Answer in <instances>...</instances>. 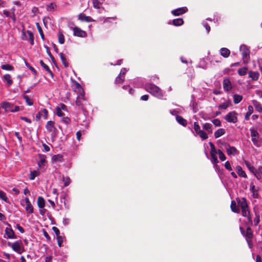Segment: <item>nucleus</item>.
<instances>
[{"label":"nucleus","instance_id":"a18cd8bd","mask_svg":"<svg viewBox=\"0 0 262 262\" xmlns=\"http://www.w3.org/2000/svg\"><path fill=\"white\" fill-rule=\"evenodd\" d=\"M248 69L246 67L240 68L238 70V73L241 76H244L247 73Z\"/></svg>","mask_w":262,"mask_h":262},{"label":"nucleus","instance_id":"f3484780","mask_svg":"<svg viewBox=\"0 0 262 262\" xmlns=\"http://www.w3.org/2000/svg\"><path fill=\"white\" fill-rule=\"evenodd\" d=\"M78 18L82 21L91 22L94 21V20L90 16H86L85 14L83 13H80V14H79Z\"/></svg>","mask_w":262,"mask_h":262},{"label":"nucleus","instance_id":"5fc2aeb1","mask_svg":"<svg viewBox=\"0 0 262 262\" xmlns=\"http://www.w3.org/2000/svg\"><path fill=\"white\" fill-rule=\"evenodd\" d=\"M56 7V5L55 3H51L50 5L47 6V10L49 11H51L54 10Z\"/></svg>","mask_w":262,"mask_h":262},{"label":"nucleus","instance_id":"4468645a","mask_svg":"<svg viewBox=\"0 0 262 262\" xmlns=\"http://www.w3.org/2000/svg\"><path fill=\"white\" fill-rule=\"evenodd\" d=\"M223 88L225 91H229L232 89V85L230 81L228 79H225L223 80Z\"/></svg>","mask_w":262,"mask_h":262},{"label":"nucleus","instance_id":"37998d69","mask_svg":"<svg viewBox=\"0 0 262 262\" xmlns=\"http://www.w3.org/2000/svg\"><path fill=\"white\" fill-rule=\"evenodd\" d=\"M39 171L37 170H34L31 171L30 174V179L31 180H33L35 179V177L39 175Z\"/></svg>","mask_w":262,"mask_h":262},{"label":"nucleus","instance_id":"e433bc0d","mask_svg":"<svg viewBox=\"0 0 262 262\" xmlns=\"http://www.w3.org/2000/svg\"><path fill=\"white\" fill-rule=\"evenodd\" d=\"M40 63L41 66L43 69H45L47 72H48L51 74V75L53 77V74L52 72L51 71V70H50V68H49V67L46 64H45L43 62V61L41 60H40Z\"/></svg>","mask_w":262,"mask_h":262},{"label":"nucleus","instance_id":"58836bf2","mask_svg":"<svg viewBox=\"0 0 262 262\" xmlns=\"http://www.w3.org/2000/svg\"><path fill=\"white\" fill-rule=\"evenodd\" d=\"M252 141L254 145L257 147H259L261 145V141L258 139V137L251 138Z\"/></svg>","mask_w":262,"mask_h":262},{"label":"nucleus","instance_id":"680f3d73","mask_svg":"<svg viewBox=\"0 0 262 262\" xmlns=\"http://www.w3.org/2000/svg\"><path fill=\"white\" fill-rule=\"evenodd\" d=\"M62 122L66 124H69L71 122V120L68 117H63V118L62 119Z\"/></svg>","mask_w":262,"mask_h":262},{"label":"nucleus","instance_id":"bf43d9fd","mask_svg":"<svg viewBox=\"0 0 262 262\" xmlns=\"http://www.w3.org/2000/svg\"><path fill=\"white\" fill-rule=\"evenodd\" d=\"M56 114L59 117H63V113L62 112V110H61V108L59 107H56Z\"/></svg>","mask_w":262,"mask_h":262},{"label":"nucleus","instance_id":"f704fd0d","mask_svg":"<svg viewBox=\"0 0 262 262\" xmlns=\"http://www.w3.org/2000/svg\"><path fill=\"white\" fill-rule=\"evenodd\" d=\"M243 99V96L240 95H234L233 96V102L235 104L239 103Z\"/></svg>","mask_w":262,"mask_h":262},{"label":"nucleus","instance_id":"c03bdc74","mask_svg":"<svg viewBox=\"0 0 262 262\" xmlns=\"http://www.w3.org/2000/svg\"><path fill=\"white\" fill-rule=\"evenodd\" d=\"M58 38L59 42L63 44L64 42V37L63 34L60 31L58 33Z\"/></svg>","mask_w":262,"mask_h":262},{"label":"nucleus","instance_id":"69168bd1","mask_svg":"<svg viewBox=\"0 0 262 262\" xmlns=\"http://www.w3.org/2000/svg\"><path fill=\"white\" fill-rule=\"evenodd\" d=\"M225 167L226 169H227V170H228L229 171L232 170V167H231L230 163L229 161H226L225 162Z\"/></svg>","mask_w":262,"mask_h":262},{"label":"nucleus","instance_id":"f03ea898","mask_svg":"<svg viewBox=\"0 0 262 262\" xmlns=\"http://www.w3.org/2000/svg\"><path fill=\"white\" fill-rule=\"evenodd\" d=\"M8 245L11 247L14 251L18 254H21L24 251V247L20 240L17 241L13 243L9 242Z\"/></svg>","mask_w":262,"mask_h":262},{"label":"nucleus","instance_id":"49530a36","mask_svg":"<svg viewBox=\"0 0 262 262\" xmlns=\"http://www.w3.org/2000/svg\"><path fill=\"white\" fill-rule=\"evenodd\" d=\"M0 198L5 202H7V203H9V199L8 198H7L6 193L3 191H1L0 192Z\"/></svg>","mask_w":262,"mask_h":262},{"label":"nucleus","instance_id":"a878e982","mask_svg":"<svg viewBox=\"0 0 262 262\" xmlns=\"http://www.w3.org/2000/svg\"><path fill=\"white\" fill-rule=\"evenodd\" d=\"M39 160L38 161V165L39 167H41L45 166V165L46 163V156L44 155H40L39 156Z\"/></svg>","mask_w":262,"mask_h":262},{"label":"nucleus","instance_id":"79ce46f5","mask_svg":"<svg viewBox=\"0 0 262 262\" xmlns=\"http://www.w3.org/2000/svg\"><path fill=\"white\" fill-rule=\"evenodd\" d=\"M230 102L229 100L225 102L219 106L220 109L226 110L230 105Z\"/></svg>","mask_w":262,"mask_h":262},{"label":"nucleus","instance_id":"774afa93","mask_svg":"<svg viewBox=\"0 0 262 262\" xmlns=\"http://www.w3.org/2000/svg\"><path fill=\"white\" fill-rule=\"evenodd\" d=\"M52 229H53V231L55 232V233L56 234V236L60 235V231L57 227H53L52 228Z\"/></svg>","mask_w":262,"mask_h":262},{"label":"nucleus","instance_id":"a211bd4d","mask_svg":"<svg viewBox=\"0 0 262 262\" xmlns=\"http://www.w3.org/2000/svg\"><path fill=\"white\" fill-rule=\"evenodd\" d=\"M3 80L9 86L12 85L13 81L11 76L9 74H6L3 76Z\"/></svg>","mask_w":262,"mask_h":262},{"label":"nucleus","instance_id":"6e6552de","mask_svg":"<svg viewBox=\"0 0 262 262\" xmlns=\"http://www.w3.org/2000/svg\"><path fill=\"white\" fill-rule=\"evenodd\" d=\"M48 112L46 108L41 109L36 115V118L37 120L41 119H47L48 118Z\"/></svg>","mask_w":262,"mask_h":262},{"label":"nucleus","instance_id":"9b49d317","mask_svg":"<svg viewBox=\"0 0 262 262\" xmlns=\"http://www.w3.org/2000/svg\"><path fill=\"white\" fill-rule=\"evenodd\" d=\"M9 226L10 227V225H9ZM5 233L7 235L8 238H10V239L16 238V237L15 235L13 230L10 227H6V228Z\"/></svg>","mask_w":262,"mask_h":262},{"label":"nucleus","instance_id":"a19ab883","mask_svg":"<svg viewBox=\"0 0 262 262\" xmlns=\"http://www.w3.org/2000/svg\"><path fill=\"white\" fill-rule=\"evenodd\" d=\"M25 210L28 213H32L33 212V207L31 203L26 204Z\"/></svg>","mask_w":262,"mask_h":262},{"label":"nucleus","instance_id":"052dcab7","mask_svg":"<svg viewBox=\"0 0 262 262\" xmlns=\"http://www.w3.org/2000/svg\"><path fill=\"white\" fill-rule=\"evenodd\" d=\"M213 124L216 126H220L221 125V122L218 119H215L212 121Z\"/></svg>","mask_w":262,"mask_h":262},{"label":"nucleus","instance_id":"ddd939ff","mask_svg":"<svg viewBox=\"0 0 262 262\" xmlns=\"http://www.w3.org/2000/svg\"><path fill=\"white\" fill-rule=\"evenodd\" d=\"M218 154V150L216 149L210 150L211 161L214 165H216L219 162L216 154Z\"/></svg>","mask_w":262,"mask_h":262},{"label":"nucleus","instance_id":"9d476101","mask_svg":"<svg viewBox=\"0 0 262 262\" xmlns=\"http://www.w3.org/2000/svg\"><path fill=\"white\" fill-rule=\"evenodd\" d=\"M242 214L244 216L247 217L249 222L251 225L252 224V218L250 215V211L248 209V206L246 207L241 208Z\"/></svg>","mask_w":262,"mask_h":262},{"label":"nucleus","instance_id":"473e14b6","mask_svg":"<svg viewBox=\"0 0 262 262\" xmlns=\"http://www.w3.org/2000/svg\"><path fill=\"white\" fill-rule=\"evenodd\" d=\"M225 133V130L223 128H220L217 129L215 133H214V137L215 138H218L220 137L221 136L224 135Z\"/></svg>","mask_w":262,"mask_h":262},{"label":"nucleus","instance_id":"2f4dec72","mask_svg":"<svg viewBox=\"0 0 262 262\" xmlns=\"http://www.w3.org/2000/svg\"><path fill=\"white\" fill-rule=\"evenodd\" d=\"M176 120L181 125L185 126L187 125V121L180 116L176 117Z\"/></svg>","mask_w":262,"mask_h":262},{"label":"nucleus","instance_id":"3c124183","mask_svg":"<svg viewBox=\"0 0 262 262\" xmlns=\"http://www.w3.org/2000/svg\"><path fill=\"white\" fill-rule=\"evenodd\" d=\"M59 55H60V59H61V61H62V62L63 64L66 67H68V63H67V61H66V58H65V57H64V56L63 54V53H60L59 54Z\"/></svg>","mask_w":262,"mask_h":262},{"label":"nucleus","instance_id":"7c9ffc66","mask_svg":"<svg viewBox=\"0 0 262 262\" xmlns=\"http://www.w3.org/2000/svg\"><path fill=\"white\" fill-rule=\"evenodd\" d=\"M253 112V108L252 105H249L248 107V112L246 113L245 118L246 120H249L250 116Z\"/></svg>","mask_w":262,"mask_h":262},{"label":"nucleus","instance_id":"5701e85b","mask_svg":"<svg viewBox=\"0 0 262 262\" xmlns=\"http://www.w3.org/2000/svg\"><path fill=\"white\" fill-rule=\"evenodd\" d=\"M254 174L258 180L261 179L262 178V166H259L257 169H255Z\"/></svg>","mask_w":262,"mask_h":262},{"label":"nucleus","instance_id":"6e6d98bb","mask_svg":"<svg viewBox=\"0 0 262 262\" xmlns=\"http://www.w3.org/2000/svg\"><path fill=\"white\" fill-rule=\"evenodd\" d=\"M194 130L197 134L201 130L199 124L196 122L194 123Z\"/></svg>","mask_w":262,"mask_h":262},{"label":"nucleus","instance_id":"8fccbe9b","mask_svg":"<svg viewBox=\"0 0 262 262\" xmlns=\"http://www.w3.org/2000/svg\"><path fill=\"white\" fill-rule=\"evenodd\" d=\"M24 98L28 105L31 106L33 105L32 100L30 99L27 95H24Z\"/></svg>","mask_w":262,"mask_h":262},{"label":"nucleus","instance_id":"13d9d810","mask_svg":"<svg viewBox=\"0 0 262 262\" xmlns=\"http://www.w3.org/2000/svg\"><path fill=\"white\" fill-rule=\"evenodd\" d=\"M251 136L252 138L258 137V133L255 130L252 129L250 130Z\"/></svg>","mask_w":262,"mask_h":262},{"label":"nucleus","instance_id":"72a5a7b5","mask_svg":"<svg viewBox=\"0 0 262 262\" xmlns=\"http://www.w3.org/2000/svg\"><path fill=\"white\" fill-rule=\"evenodd\" d=\"M249 76L253 80H257L259 77V73L257 72H250L249 73Z\"/></svg>","mask_w":262,"mask_h":262},{"label":"nucleus","instance_id":"338daca9","mask_svg":"<svg viewBox=\"0 0 262 262\" xmlns=\"http://www.w3.org/2000/svg\"><path fill=\"white\" fill-rule=\"evenodd\" d=\"M64 186H68L71 183V180L69 177H67L64 180Z\"/></svg>","mask_w":262,"mask_h":262},{"label":"nucleus","instance_id":"39448f33","mask_svg":"<svg viewBox=\"0 0 262 262\" xmlns=\"http://www.w3.org/2000/svg\"><path fill=\"white\" fill-rule=\"evenodd\" d=\"M224 119L228 122L235 123L238 120L237 113L234 111L230 112L224 117Z\"/></svg>","mask_w":262,"mask_h":262},{"label":"nucleus","instance_id":"de8ad7c7","mask_svg":"<svg viewBox=\"0 0 262 262\" xmlns=\"http://www.w3.org/2000/svg\"><path fill=\"white\" fill-rule=\"evenodd\" d=\"M1 68L3 70H6V71H11L13 69V67L9 64H5L2 65Z\"/></svg>","mask_w":262,"mask_h":262},{"label":"nucleus","instance_id":"1a4fd4ad","mask_svg":"<svg viewBox=\"0 0 262 262\" xmlns=\"http://www.w3.org/2000/svg\"><path fill=\"white\" fill-rule=\"evenodd\" d=\"M74 31V35L78 37H84L86 36V33L85 31L82 30L78 27H75L73 29Z\"/></svg>","mask_w":262,"mask_h":262},{"label":"nucleus","instance_id":"423d86ee","mask_svg":"<svg viewBox=\"0 0 262 262\" xmlns=\"http://www.w3.org/2000/svg\"><path fill=\"white\" fill-rule=\"evenodd\" d=\"M54 124V122L52 121H49L47 122L46 125L47 130L51 133L54 136H56L57 132V129L55 127Z\"/></svg>","mask_w":262,"mask_h":262},{"label":"nucleus","instance_id":"0e129e2a","mask_svg":"<svg viewBox=\"0 0 262 262\" xmlns=\"http://www.w3.org/2000/svg\"><path fill=\"white\" fill-rule=\"evenodd\" d=\"M124 77L122 75H119V76L116 79V83H121L123 82Z\"/></svg>","mask_w":262,"mask_h":262},{"label":"nucleus","instance_id":"e2e57ef3","mask_svg":"<svg viewBox=\"0 0 262 262\" xmlns=\"http://www.w3.org/2000/svg\"><path fill=\"white\" fill-rule=\"evenodd\" d=\"M92 2L94 7L96 9H99V6L100 5V3L99 2V1L98 0H92Z\"/></svg>","mask_w":262,"mask_h":262},{"label":"nucleus","instance_id":"0eeeda50","mask_svg":"<svg viewBox=\"0 0 262 262\" xmlns=\"http://www.w3.org/2000/svg\"><path fill=\"white\" fill-rule=\"evenodd\" d=\"M224 146L226 149L227 154L228 156L230 155H235L238 152L237 150L235 147L230 146V145L227 143H224Z\"/></svg>","mask_w":262,"mask_h":262},{"label":"nucleus","instance_id":"aec40b11","mask_svg":"<svg viewBox=\"0 0 262 262\" xmlns=\"http://www.w3.org/2000/svg\"><path fill=\"white\" fill-rule=\"evenodd\" d=\"M72 88L74 90V91L77 90L79 93H83V90L82 87L81 86L80 84L75 81L73 82Z\"/></svg>","mask_w":262,"mask_h":262},{"label":"nucleus","instance_id":"864d4df0","mask_svg":"<svg viewBox=\"0 0 262 262\" xmlns=\"http://www.w3.org/2000/svg\"><path fill=\"white\" fill-rule=\"evenodd\" d=\"M63 239L64 238L60 235L57 236V243L59 247H60L62 246V244L63 242Z\"/></svg>","mask_w":262,"mask_h":262},{"label":"nucleus","instance_id":"f257e3e1","mask_svg":"<svg viewBox=\"0 0 262 262\" xmlns=\"http://www.w3.org/2000/svg\"><path fill=\"white\" fill-rule=\"evenodd\" d=\"M145 89L148 92L158 98L161 99L163 96L162 90L158 86L152 83L146 84Z\"/></svg>","mask_w":262,"mask_h":262},{"label":"nucleus","instance_id":"4c0bfd02","mask_svg":"<svg viewBox=\"0 0 262 262\" xmlns=\"http://www.w3.org/2000/svg\"><path fill=\"white\" fill-rule=\"evenodd\" d=\"M184 21L182 18H177L173 20V24L176 26H179L183 25Z\"/></svg>","mask_w":262,"mask_h":262},{"label":"nucleus","instance_id":"cd10ccee","mask_svg":"<svg viewBox=\"0 0 262 262\" xmlns=\"http://www.w3.org/2000/svg\"><path fill=\"white\" fill-rule=\"evenodd\" d=\"M253 236L252 231L250 227H248L246 229L245 237L246 240L252 239Z\"/></svg>","mask_w":262,"mask_h":262},{"label":"nucleus","instance_id":"4be33fe9","mask_svg":"<svg viewBox=\"0 0 262 262\" xmlns=\"http://www.w3.org/2000/svg\"><path fill=\"white\" fill-rule=\"evenodd\" d=\"M236 170L239 176L244 177L245 178H246L247 177L246 172L244 170H243V169L241 166H237L236 167Z\"/></svg>","mask_w":262,"mask_h":262},{"label":"nucleus","instance_id":"09e8293b","mask_svg":"<svg viewBox=\"0 0 262 262\" xmlns=\"http://www.w3.org/2000/svg\"><path fill=\"white\" fill-rule=\"evenodd\" d=\"M198 134L203 140H205L208 138V135L203 130H201V131H200V132Z\"/></svg>","mask_w":262,"mask_h":262},{"label":"nucleus","instance_id":"4d7b16f0","mask_svg":"<svg viewBox=\"0 0 262 262\" xmlns=\"http://www.w3.org/2000/svg\"><path fill=\"white\" fill-rule=\"evenodd\" d=\"M254 223L255 226H257L260 221V216L259 214L255 213V217L254 219Z\"/></svg>","mask_w":262,"mask_h":262},{"label":"nucleus","instance_id":"412c9836","mask_svg":"<svg viewBox=\"0 0 262 262\" xmlns=\"http://www.w3.org/2000/svg\"><path fill=\"white\" fill-rule=\"evenodd\" d=\"M84 100L85 99L84 97L83 93H79V95L77 96V100L76 101V105L78 106H81V105L82 104V101Z\"/></svg>","mask_w":262,"mask_h":262},{"label":"nucleus","instance_id":"bb28decb","mask_svg":"<svg viewBox=\"0 0 262 262\" xmlns=\"http://www.w3.org/2000/svg\"><path fill=\"white\" fill-rule=\"evenodd\" d=\"M252 103L255 107V110L258 112H262V106L261 104L256 100H253Z\"/></svg>","mask_w":262,"mask_h":262},{"label":"nucleus","instance_id":"b1692460","mask_svg":"<svg viewBox=\"0 0 262 262\" xmlns=\"http://www.w3.org/2000/svg\"><path fill=\"white\" fill-rule=\"evenodd\" d=\"M220 53L221 55L223 56L224 57L227 58L228 57H229L230 55V51L227 48H222L220 50Z\"/></svg>","mask_w":262,"mask_h":262},{"label":"nucleus","instance_id":"c85d7f7f","mask_svg":"<svg viewBox=\"0 0 262 262\" xmlns=\"http://www.w3.org/2000/svg\"><path fill=\"white\" fill-rule=\"evenodd\" d=\"M52 162H56V163L62 162V156L60 154L54 155L52 158Z\"/></svg>","mask_w":262,"mask_h":262},{"label":"nucleus","instance_id":"c756f323","mask_svg":"<svg viewBox=\"0 0 262 262\" xmlns=\"http://www.w3.org/2000/svg\"><path fill=\"white\" fill-rule=\"evenodd\" d=\"M231 209L232 211L235 213L239 212V209L238 206H236V203L234 201H232L230 205Z\"/></svg>","mask_w":262,"mask_h":262},{"label":"nucleus","instance_id":"603ef678","mask_svg":"<svg viewBox=\"0 0 262 262\" xmlns=\"http://www.w3.org/2000/svg\"><path fill=\"white\" fill-rule=\"evenodd\" d=\"M218 154L219 155V158L221 161H224L226 159V156L224 153L220 149L218 150Z\"/></svg>","mask_w":262,"mask_h":262},{"label":"nucleus","instance_id":"393cba45","mask_svg":"<svg viewBox=\"0 0 262 262\" xmlns=\"http://www.w3.org/2000/svg\"><path fill=\"white\" fill-rule=\"evenodd\" d=\"M37 203L40 209L43 208L45 206V201L42 196L38 197Z\"/></svg>","mask_w":262,"mask_h":262},{"label":"nucleus","instance_id":"dca6fc26","mask_svg":"<svg viewBox=\"0 0 262 262\" xmlns=\"http://www.w3.org/2000/svg\"><path fill=\"white\" fill-rule=\"evenodd\" d=\"M250 190L252 193V196L254 198L256 199L258 198V190L256 188L253 183H251L250 186Z\"/></svg>","mask_w":262,"mask_h":262},{"label":"nucleus","instance_id":"2eb2a0df","mask_svg":"<svg viewBox=\"0 0 262 262\" xmlns=\"http://www.w3.org/2000/svg\"><path fill=\"white\" fill-rule=\"evenodd\" d=\"M236 201L237 202L238 206L240 207L241 208L248 206L247 200L245 198L241 199L238 198L236 199Z\"/></svg>","mask_w":262,"mask_h":262},{"label":"nucleus","instance_id":"6ab92c4d","mask_svg":"<svg viewBox=\"0 0 262 262\" xmlns=\"http://www.w3.org/2000/svg\"><path fill=\"white\" fill-rule=\"evenodd\" d=\"M13 107V105L9 102H3L2 104V107L5 109V111L7 112H11V110H12Z\"/></svg>","mask_w":262,"mask_h":262},{"label":"nucleus","instance_id":"20e7f679","mask_svg":"<svg viewBox=\"0 0 262 262\" xmlns=\"http://www.w3.org/2000/svg\"><path fill=\"white\" fill-rule=\"evenodd\" d=\"M240 51L242 53L244 62H247L249 59V49L246 45H242L240 47Z\"/></svg>","mask_w":262,"mask_h":262},{"label":"nucleus","instance_id":"ea45409f","mask_svg":"<svg viewBox=\"0 0 262 262\" xmlns=\"http://www.w3.org/2000/svg\"><path fill=\"white\" fill-rule=\"evenodd\" d=\"M245 163L249 170L254 174V171L255 170V167L252 166L248 161H245Z\"/></svg>","mask_w":262,"mask_h":262},{"label":"nucleus","instance_id":"f8f14e48","mask_svg":"<svg viewBox=\"0 0 262 262\" xmlns=\"http://www.w3.org/2000/svg\"><path fill=\"white\" fill-rule=\"evenodd\" d=\"M187 11L186 7L179 8L171 11L172 14L175 16H179L185 13Z\"/></svg>","mask_w":262,"mask_h":262},{"label":"nucleus","instance_id":"c9c22d12","mask_svg":"<svg viewBox=\"0 0 262 262\" xmlns=\"http://www.w3.org/2000/svg\"><path fill=\"white\" fill-rule=\"evenodd\" d=\"M203 128L205 129L208 133H212V125L210 123H205L203 125Z\"/></svg>","mask_w":262,"mask_h":262},{"label":"nucleus","instance_id":"7ed1b4c3","mask_svg":"<svg viewBox=\"0 0 262 262\" xmlns=\"http://www.w3.org/2000/svg\"><path fill=\"white\" fill-rule=\"evenodd\" d=\"M21 38L25 40H29L31 45L34 44V36L31 31H25L23 30L22 31Z\"/></svg>","mask_w":262,"mask_h":262}]
</instances>
